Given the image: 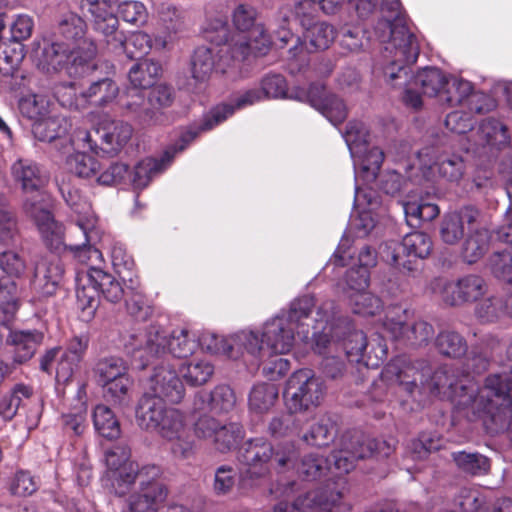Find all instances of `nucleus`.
<instances>
[{
	"label": "nucleus",
	"mask_w": 512,
	"mask_h": 512,
	"mask_svg": "<svg viewBox=\"0 0 512 512\" xmlns=\"http://www.w3.org/2000/svg\"><path fill=\"white\" fill-rule=\"evenodd\" d=\"M425 386V395L450 399L460 408H471L474 414L485 413L512 431V371L490 374L479 387L455 365H443L434 371L430 367Z\"/></svg>",
	"instance_id": "f257e3e1"
},
{
	"label": "nucleus",
	"mask_w": 512,
	"mask_h": 512,
	"mask_svg": "<svg viewBox=\"0 0 512 512\" xmlns=\"http://www.w3.org/2000/svg\"><path fill=\"white\" fill-rule=\"evenodd\" d=\"M395 450V440H380L364 435H353L344 440L343 447L331 454L330 459L317 454H308L301 459L297 467L298 474L306 480H316L332 469L333 461L337 473H349L357 460L369 457L386 458Z\"/></svg>",
	"instance_id": "f03ea898"
},
{
	"label": "nucleus",
	"mask_w": 512,
	"mask_h": 512,
	"mask_svg": "<svg viewBox=\"0 0 512 512\" xmlns=\"http://www.w3.org/2000/svg\"><path fill=\"white\" fill-rule=\"evenodd\" d=\"M298 451L293 442L278 444L276 447L263 437L250 438L237 452L239 485L242 489H251L257 481L266 478L271 466L285 471L295 466Z\"/></svg>",
	"instance_id": "7ed1b4c3"
},
{
	"label": "nucleus",
	"mask_w": 512,
	"mask_h": 512,
	"mask_svg": "<svg viewBox=\"0 0 512 512\" xmlns=\"http://www.w3.org/2000/svg\"><path fill=\"white\" fill-rule=\"evenodd\" d=\"M117 0H81L80 8L89 17L93 29L102 34L107 45L115 52L123 51L133 60H142L151 50V38L148 34L138 32L128 39L118 30V17L112 6Z\"/></svg>",
	"instance_id": "20e7f679"
},
{
	"label": "nucleus",
	"mask_w": 512,
	"mask_h": 512,
	"mask_svg": "<svg viewBox=\"0 0 512 512\" xmlns=\"http://www.w3.org/2000/svg\"><path fill=\"white\" fill-rule=\"evenodd\" d=\"M197 347L186 329L175 330L168 338L159 328L151 326L144 334L131 335L125 344L134 368L145 369L154 359L169 352L174 357L186 358Z\"/></svg>",
	"instance_id": "39448f33"
},
{
	"label": "nucleus",
	"mask_w": 512,
	"mask_h": 512,
	"mask_svg": "<svg viewBox=\"0 0 512 512\" xmlns=\"http://www.w3.org/2000/svg\"><path fill=\"white\" fill-rule=\"evenodd\" d=\"M86 48L72 47L59 39H44L36 52V65L43 73L53 75L65 71L70 76L83 77L96 69L94 62L97 47L92 40H85Z\"/></svg>",
	"instance_id": "423d86ee"
},
{
	"label": "nucleus",
	"mask_w": 512,
	"mask_h": 512,
	"mask_svg": "<svg viewBox=\"0 0 512 512\" xmlns=\"http://www.w3.org/2000/svg\"><path fill=\"white\" fill-rule=\"evenodd\" d=\"M381 10L387 15L378 22L375 32L381 42H388L385 51L393 53V57L400 56L399 60L415 63L419 45L416 36L403 22L400 0H382Z\"/></svg>",
	"instance_id": "0eeeda50"
},
{
	"label": "nucleus",
	"mask_w": 512,
	"mask_h": 512,
	"mask_svg": "<svg viewBox=\"0 0 512 512\" xmlns=\"http://www.w3.org/2000/svg\"><path fill=\"white\" fill-rule=\"evenodd\" d=\"M296 332L284 316H277L264 324L261 336L253 331H241L234 342L255 359L262 360L274 354H285L293 346Z\"/></svg>",
	"instance_id": "6e6552de"
},
{
	"label": "nucleus",
	"mask_w": 512,
	"mask_h": 512,
	"mask_svg": "<svg viewBox=\"0 0 512 512\" xmlns=\"http://www.w3.org/2000/svg\"><path fill=\"white\" fill-rule=\"evenodd\" d=\"M46 246L53 252L69 250L73 257L80 262H87L92 255L99 253L94 247L95 232L86 227L81 221L69 228L68 240L65 239L63 226L53 218L38 227Z\"/></svg>",
	"instance_id": "1a4fd4ad"
},
{
	"label": "nucleus",
	"mask_w": 512,
	"mask_h": 512,
	"mask_svg": "<svg viewBox=\"0 0 512 512\" xmlns=\"http://www.w3.org/2000/svg\"><path fill=\"white\" fill-rule=\"evenodd\" d=\"M131 136L132 127L128 123L104 119L90 131L86 129L75 131L73 141L84 149L88 148L96 153L100 150L105 154L115 155Z\"/></svg>",
	"instance_id": "9d476101"
},
{
	"label": "nucleus",
	"mask_w": 512,
	"mask_h": 512,
	"mask_svg": "<svg viewBox=\"0 0 512 512\" xmlns=\"http://www.w3.org/2000/svg\"><path fill=\"white\" fill-rule=\"evenodd\" d=\"M216 45L221 46V57L229 54L234 61L242 62L250 55L255 57L266 55L270 49L271 40L262 27H254L251 34H230L225 24H221L216 36L209 37Z\"/></svg>",
	"instance_id": "9b49d317"
},
{
	"label": "nucleus",
	"mask_w": 512,
	"mask_h": 512,
	"mask_svg": "<svg viewBox=\"0 0 512 512\" xmlns=\"http://www.w3.org/2000/svg\"><path fill=\"white\" fill-rule=\"evenodd\" d=\"M325 386L310 369L295 371L288 379L284 390L286 406L290 413H298L320 405Z\"/></svg>",
	"instance_id": "f8f14e48"
},
{
	"label": "nucleus",
	"mask_w": 512,
	"mask_h": 512,
	"mask_svg": "<svg viewBox=\"0 0 512 512\" xmlns=\"http://www.w3.org/2000/svg\"><path fill=\"white\" fill-rule=\"evenodd\" d=\"M138 486V491L130 498L131 512H156L168 495L161 468L156 465L139 467Z\"/></svg>",
	"instance_id": "ddd939ff"
},
{
	"label": "nucleus",
	"mask_w": 512,
	"mask_h": 512,
	"mask_svg": "<svg viewBox=\"0 0 512 512\" xmlns=\"http://www.w3.org/2000/svg\"><path fill=\"white\" fill-rule=\"evenodd\" d=\"M154 432L172 443L171 452L177 459H189L195 455V441L186 416L179 409L169 407Z\"/></svg>",
	"instance_id": "4468645a"
},
{
	"label": "nucleus",
	"mask_w": 512,
	"mask_h": 512,
	"mask_svg": "<svg viewBox=\"0 0 512 512\" xmlns=\"http://www.w3.org/2000/svg\"><path fill=\"white\" fill-rule=\"evenodd\" d=\"M406 310L400 306L389 307L384 320L385 329L391 336L411 347L427 345L434 337L433 326L424 321L417 320L411 325L405 324Z\"/></svg>",
	"instance_id": "2eb2a0df"
},
{
	"label": "nucleus",
	"mask_w": 512,
	"mask_h": 512,
	"mask_svg": "<svg viewBox=\"0 0 512 512\" xmlns=\"http://www.w3.org/2000/svg\"><path fill=\"white\" fill-rule=\"evenodd\" d=\"M312 326V338L314 350L318 354H326L336 351L338 344L335 339H340V330L347 327V319L337 316L336 304L332 300L325 301L317 310V318Z\"/></svg>",
	"instance_id": "dca6fc26"
},
{
	"label": "nucleus",
	"mask_w": 512,
	"mask_h": 512,
	"mask_svg": "<svg viewBox=\"0 0 512 512\" xmlns=\"http://www.w3.org/2000/svg\"><path fill=\"white\" fill-rule=\"evenodd\" d=\"M264 98L261 89L252 88L238 93L233 98V104H223L213 108L206 114L202 122L197 126L189 127L182 133V140L191 143L201 132L209 131L231 116L235 109L253 105Z\"/></svg>",
	"instance_id": "f3484780"
},
{
	"label": "nucleus",
	"mask_w": 512,
	"mask_h": 512,
	"mask_svg": "<svg viewBox=\"0 0 512 512\" xmlns=\"http://www.w3.org/2000/svg\"><path fill=\"white\" fill-rule=\"evenodd\" d=\"M386 376H394L399 387L410 397L425 395V382L430 374V365L425 360L410 361L399 358L388 364Z\"/></svg>",
	"instance_id": "a211bd4d"
},
{
	"label": "nucleus",
	"mask_w": 512,
	"mask_h": 512,
	"mask_svg": "<svg viewBox=\"0 0 512 512\" xmlns=\"http://www.w3.org/2000/svg\"><path fill=\"white\" fill-rule=\"evenodd\" d=\"M343 137L351 156L357 157L362 170L375 179L384 160L383 151L378 147L366 149V132L361 123L350 122Z\"/></svg>",
	"instance_id": "6ab92c4d"
},
{
	"label": "nucleus",
	"mask_w": 512,
	"mask_h": 512,
	"mask_svg": "<svg viewBox=\"0 0 512 512\" xmlns=\"http://www.w3.org/2000/svg\"><path fill=\"white\" fill-rule=\"evenodd\" d=\"M440 100L450 106L468 101L470 110L478 114L487 113L495 107L494 100L489 96L473 91L471 82L454 76L447 78Z\"/></svg>",
	"instance_id": "aec40b11"
},
{
	"label": "nucleus",
	"mask_w": 512,
	"mask_h": 512,
	"mask_svg": "<svg viewBox=\"0 0 512 512\" xmlns=\"http://www.w3.org/2000/svg\"><path fill=\"white\" fill-rule=\"evenodd\" d=\"M432 250V240L428 234L420 231L408 233L402 242L388 252L387 261L396 268L412 272L415 270L413 261L410 259H424Z\"/></svg>",
	"instance_id": "412c9836"
},
{
	"label": "nucleus",
	"mask_w": 512,
	"mask_h": 512,
	"mask_svg": "<svg viewBox=\"0 0 512 512\" xmlns=\"http://www.w3.org/2000/svg\"><path fill=\"white\" fill-rule=\"evenodd\" d=\"M294 98L308 102L335 126L347 117V107L343 100L335 94L328 93L322 84L313 83L307 90L297 91Z\"/></svg>",
	"instance_id": "4be33fe9"
},
{
	"label": "nucleus",
	"mask_w": 512,
	"mask_h": 512,
	"mask_svg": "<svg viewBox=\"0 0 512 512\" xmlns=\"http://www.w3.org/2000/svg\"><path fill=\"white\" fill-rule=\"evenodd\" d=\"M481 218V211L474 205H465L456 211L443 216L439 235L441 240L448 245H455L463 239L465 226L469 231L475 229Z\"/></svg>",
	"instance_id": "5701e85b"
},
{
	"label": "nucleus",
	"mask_w": 512,
	"mask_h": 512,
	"mask_svg": "<svg viewBox=\"0 0 512 512\" xmlns=\"http://www.w3.org/2000/svg\"><path fill=\"white\" fill-rule=\"evenodd\" d=\"M147 392L171 404L180 403L186 394L185 386L177 372L168 364H160L153 370L147 383Z\"/></svg>",
	"instance_id": "b1692460"
},
{
	"label": "nucleus",
	"mask_w": 512,
	"mask_h": 512,
	"mask_svg": "<svg viewBox=\"0 0 512 512\" xmlns=\"http://www.w3.org/2000/svg\"><path fill=\"white\" fill-rule=\"evenodd\" d=\"M64 272V265L57 255L41 257L35 263L32 285L41 296H52L56 293Z\"/></svg>",
	"instance_id": "393cba45"
},
{
	"label": "nucleus",
	"mask_w": 512,
	"mask_h": 512,
	"mask_svg": "<svg viewBox=\"0 0 512 512\" xmlns=\"http://www.w3.org/2000/svg\"><path fill=\"white\" fill-rule=\"evenodd\" d=\"M487 291L485 280L479 275H466L455 282H448L443 288V300L451 306L477 301Z\"/></svg>",
	"instance_id": "a878e982"
},
{
	"label": "nucleus",
	"mask_w": 512,
	"mask_h": 512,
	"mask_svg": "<svg viewBox=\"0 0 512 512\" xmlns=\"http://www.w3.org/2000/svg\"><path fill=\"white\" fill-rule=\"evenodd\" d=\"M474 152L479 156L490 158L509 143L507 127L499 120L484 119L476 133Z\"/></svg>",
	"instance_id": "bb28decb"
},
{
	"label": "nucleus",
	"mask_w": 512,
	"mask_h": 512,
	"mask_svg": "<svg viewBox=\"0 0 512 512\" xmlns=\"http://www.w3.org/2000/svg\"><path fill=\"white\" fill-rule=\"evenodd\" d=\"M32 111L28 112V117L33 119L32 132L36 139L43 142H52L68 132L70 124L68 120L60 115L45 116L38 110V101L33 100Z\"/></svg>",
	"instance_id": "cd10ccee"
},
{
	"label": "nucleus",
	"mask_w": 512,
	"mask_h": 512,
	"mask_svg": "<svg viewBox=\"0 0 512 512\" xmlns=\"http://www.w3.org/2000/svg\"><path fill=\"white\" fill-rule=\"evenodd\" d=\"M400 56L394 57V60L385 68V76L389 78L391 82H394L395 86L405 85V91L403 95V102L405 105L418 110L422 106V97L418 89L411 80L407 81L411 69L404 59L399 60Z\"/></svg>",
	"instance_id": "c85d7f7f"
},
{
	"label": "nucleus",
	"mask_w": 512,
	"mask_h": 512,
	"mask_svg": "<svg viewBox=\"0 0 512 512\" xmlns=\"http://www.w3.org/2000/svg\"><path fill=\"white\" fill-rule=\"evenodd\" d=\"M11 175L23 193L44 189L48 182L45 172L37 163L30 159H18L15 161L11 166Z\"/></svg>",
	"instance_id": "c756f323"
},
{
	"label": "nucleus",
	"mask_w": 512,
	"mask_h": 512,
	"mask_svg": "<svg viewBox=\"0 0 512 512\" xmlns=\"http://www.w3.org/2000/svg\"><path fill=\"white\" fill-rule=\"evenodd\" d=\"M168 408L164 401L146 391L136 407L138 426L145 431L154 432Z\"/></svg>",
	"instance_id": "7c9ffc66"
},
{
	"label": "nucleus",
	"mask_w": 512,
	"mask_h": 512,
	"mask_svg": "<svg viewBox=\"0 0 512 512\" xmlns=\"http://www.w3.org/2000/svg\"><path fill=\"white\" fill-rule=\"evenodd\" d=\"M43 339L44 334L38 330L11 331L7 343L15 347L13 362L23 364L30 360Z\"/></svg>",
	"instance_id": "2f4dec72"
},
{
	"label": "nucleus",
	"mask_w": 512,
	"mask_h": 512,
	"mask_svg": "<svg viewBox=\"0 0 512 512\" xmlns=\"http://www.w3.org/2000/svg\"><path fill=\"white\" fill-rule=\"evenodd\" d=\"M180 141L181 144L178 147H174L173 151L167 150L161 160L146 158L134 167L131 181L136 189L145 188L155 174L165 169V161L169 163L176 152L184 150L189 144L183 141L182 137L180 138Z\"/></svg>",
	"instance_id": "473e14b6"
},
{
	"label": "nucleus",
	"mask_w": 512,
	"mask_h": 512,
	"mask_svg": "<svg viewBox=\"0 0 512 512\" xmlns=\"http://www.w3.org/2000/svg\"><path fill=\"white\" fill-rule=\"evenodd\" d=\"M315 306L313 296L305 295L295 299L291 304L287 314H283L289 326L294 328L297 336L302 341H307L310 334V324L306 323L309 320L312 309Z\"/></svg>",
	"instance_id": "72a5a7b5"
},
{
	"label": "nucleus",
	"mask_w": 512,
	"mask_h": 512,
	"mask_svg": "<svg viewBox=\"0 0 512 512\" xmlns=\"http://www.w3.org/2000/svg\"><path fill=\"white\" fill-rule=\"evenodd\" d=\"M85 31L84 20L74 13H69L58 23L53 39L62 40L75 48H78L79 45L86 48L87 45L84 44V41L88 39L84 38Z\"/></svg>",
	"instance_id": "f704fd0d"
},
{
	"label": "nucleus",
	"mask_w": 512,
	"mask_h": 512,
	"mask_svg": "<svg viewBox=\"0 0 512 512\" xmlns=\"http://www.w3.org/2000/svg\"><path fill=\"white\" fill-rule=\"evenodd\" d=\"M451 459L459 471L472 477L488 475L491 471V460L479 453L465 450L451 453Z\"/></svg>",
	"instance_id": "c9c22d12"
},
{
	"label": "nucleus",
	"mask_w": 512,
	"mask_h": 512,
	"mask_svg": "<svg viewBox=\"0 0 512 512\" xmlns=\"http://www.w3.org/2000/svg\"><path fill=\"white\" fill-rule=\"evenodd\" d=\"M89 284L94 285L103 297L112 303H117L126 294L122 285L110 274L98 268H90L85 272Z\"/></svg>",
	"instance_id": "e433bc0d"
},
{
	"label": "nucleus",
	"mask_w": 512,
	"mask_h": 512,
	"mask_svg": "<svg viewBox=\"0 0 512 512\" xmlns=\"http://www.w3.org/2000/svg\"><path fill=\"white\" fill-rule=\"evenodd\" d=\"M436 170L441 178L451 183H459L467 170V163L460 153L443 151L435 161Z\"/></svg>",
	"instance_id": "4c0bfd02"
},
{
	"label": "nucleus",
	"mask_w": 512,
	"mask_h": 512,
	"mask_svg": "<svg viewBox=\"0 0 512 512\" xmlns=\"http://www.w3.org/2000/svg\"><path fill=\"white\" fill-rule=\"evenodd\" d=\"M119 93V87L110 78H102L93 81L89 87L81 92L80 98L83 102L104 107L113 102Z\"/></svg>",
	"instance_id": "58836bf2"
},
{
	"label": "nucleus",
	"mask_w": 512,
	"mask_h": 512,
	"mask_svg": "<svg viewBox=\"0 0 512 512\" xmlns=\"http://www.w3.org/2000/svg\"><path fill=\"white\" fill-rule=\"evenodd\" d=\"M22 208L24 213L36 223L37 227L53 218L49 210L48 195L44 189L23 193Z\"/></svg>",
	"instance_id": "ea45409f"
},
{
	"label": "nucleus",
	"mask_w": 512,
	"mask_h": 512,
	"mask_svg": "<svg viewBox=\"0 0 512 512\" xmlns=\"http://www.w3.org/2000/svg\"><path fill=\"white\" fill-rule=\"evenodd\" d=\"M336 435L335 421L329 416H322L301 436V440L310 446L326 447L334 441Z\"/></svg>",
	"instance_id": "a19ab883"
},
{
	"label": "nucleus",
	"mask_w": 512,
	"mask_h": 512,
	"mask_svg": "<svg viewBox=\"0 0 512 512\" xmlns=\"http://www.w3.org/2000/svg\"><path fill=\"white\" fill-rule=\"evenodd\" d=\"M162 71L161 65L150 59H144L134 64L128 74L131 86L148 89L154 86Z\"/></svg>",
	"instance_id": "79ce46f5"
},
{
	"label": "nucleus",
	"mask_w": 512,
	"mask_h": 512,
	"mask_svg": "<svg viewBox=\"0 0 512 512\" xmlns=\"http://www.w3.org/2000/svg\"><path fill=\"white\" fill-rule=\"evenodd\" d=\"M125 305L127 312L139 321H146L153 313L145 295L139 290V283L132 277L126 285Z\"/></svg>",
	"instance_id": "37998d69"
},
{
	"label": "nucleus",
	"mask_w": 512,
	"mask_h": 512,
	"mask_svg": "<svg viewBox=\"0 0 512 512\" xmlns=\"http://www.w3.org/2000/svg\"><path fill=\"white\" fill-rule=\"evenodd\" d=\"M447 78L448 76L440 69L426 67L410 78V80L416 87H420L422 94L429 97H441Z\"/></svg>",
	"instance_id": "c03bdc74"
},
{
	"label": "nucleus",
	"mask_w": 512,
	"mask_h": 512,
	"mask_svg": "<svg viewBox=\"0 0 512 512\" xmlns=\"http://www.w3.org/2000/svg\"><path fill=\"white\" fill-rule=\"evenodd\" d=\"M123 107L133 113L144 125L157 123V112L150 108L148 98L145 99L139 88L132 86L128 89L127 100L123 103Z\"/></svg>",
	"instance_id": "a18cd8bd"
},
{
	"label": "nucleus",
	"mask_w": 512,
	"mask_h": 512,
	"mask_svg": "<svg viewBox=\"0 0 512 512\" xmlns=\"http://www.w3.org/2000/svg\"><path fill=\"white\" fill-rule=\"evenodd\" d=\"M304 37L305 48L312 53L329 48L335 39V31L330 24L317 22L306 30Z\"/></svg>",
	"instance_id": "49530a36"
},
{
	"label": "nucleus",
	"mask_w": 512,
	"mask_h": 512,
	"mask_svg": "<svg viewBox=\"0 0 512 512\" xmlns=\"http://www.w3.org/2000/svg\"><path fill=\"white\" fill-rule=\"evenodd\" d=\"M330 490L319 488L299 494L295 498V507L299 512H332L330 505Z\"/></svg>",
	"instance_id": "de8ad7c7"
},
{
	"label": "nucleus",
	"mask_w": 512,
	"mask_h": 512,
	"mask_svg": "<svg viewBox=\"0 0 512 512\" xmlns=\"http://www.w3.org/2000/svg\"><path fill=\"white\" fill-rule=\"evenodd\" d=\"M95 430L104 438L116 439L120 435V425L113 411L106 405L99 404L93 412Z\"/></svg>",
	"instance_id": "09e8293b"
},
{
	"label": "nucleus",
	"mask_w": 512,
	"mask_h": 512,
	"mask_svg": "<svg viewBox=\"0 0 512 512\" xmlns=\"http://www.w3.org/2000/svg\"><path fill=\"white\" fill-rule=\"evenodd\" d=\"M438 352L446 357L459 358L466 354L468 345L465 338L454 331H442L435 339Z\"/></svg>",
	"instance_id": "8fccbe9b"
},
{
	"label": "nucleus",
	"mask_w": 512,
	"mask_h": 512,
	"mask_svg": "<svg viewBox=\"0 0 512 512\" xmlns=\"http://www.w3.org/2000/svg\"><path fill=\"white\" fill-rule=\"evenodd\" d=\"M180 372L189 385L200 386L210 380L214 374V366L208 360L194 359L184 363Z\"/></svg>",
	"instance_id": "3c124183"
},
{
	"label": "nucleus",
	"mask_w": 512,
	"mask_h": 512,
	"mask_svg": "<svg viewBox=\"0 0 512 512\" xmlns=\"http://www.w3.org/2000/svg\"><path fill=\"white\" fill-rule=\"evenodd\" d=\"M244 432L242 426L237 423L220 424L217 429L211 444L213 447L221 452L227 453L234 449L239 441L243 438Z\"/></svg>",
	"instance_id": "603ef678"
},
{
	"label": "nucleus",
	"mask_w": 512,
	"mask_h": 512,
	"mask_svg": "<svg viewBox=\"0 0 512 512\" xmlns=\"http://www.w3.org/2000/svg\"><path fill=\"white\" fill-rule=\"evenodd\" d=\"M278 398V388L273 383L255 385L249 395V406L256 412L268 411Z\"/></svg>",
	"instance_id": "864d4df0"
},
{
	"label": "nucleus",
	"mask_w": 512,
	"mask_h": 512,
	"mask_svg": "<svg viewBox=\"0 0 512 512\" xmlns=\"http://www.w3.org/2000/svg\"><path fill=\"white\" fill-rule=\"evenodd\" d=\"M68 171L79 178H91L97 175L100 164L93 156L76 152L69 155L66 159Z\"/></svg>",
	"instance_id": "5fc2aeb1"
},
{
	"label": "nucleus",
	"mask_w": 512,
	"mask_h": 512,
	"mask_svg": "<svg viewBox=\"0 0 512 512\" xmlns=\"http://www.w3.org/2000/svg\"><path fill=\"white\" fill-rule=\"evenodd\" d=\"M473 230L466 238L462 249V256L469 264L478 261L488 249L487 231L479 230L477 227Z\"/></svg>",
	"instance_id": "6e6d98bb"
},
{
	"label": "nucleus",
	"mask_w": 512,
	"mask_h": 512,
	"mask_svg": "<svg viewBox=\"0 0 512 512\" xmlns=\"http://www.w3.org/2000/svg\"><path fill=\"white\" fill-rule=\"evenodd\" d=\"M367 345L366 335L363 331L349 330L347 337L342 339L341 350L345 352L350 361L357 363L363 362L368 365L365 359Z\"/></svg>",
	"instance_id": "4d7b16f0"
},
{
	"label": "nucleus",
	"mask_w": 512,
	"mask_h": 512,
	"mask_svg": "<svg viewBox=\"0 0 512 512\" xmlns=\"http://www.w3.org/2000/svg\"><path fill=\"white\" fill-rule=\"evenodd\" d=\"M239 473L230 465H220L215 469L212 489L216 496H226L233 492Z\"/></svg>",
	"instance_id": "13d9d810"
},
{
	"label": "nucleus",
	"mask_w": 512,
	"mask_h": 512,
	"mask_svg": "<svg viewBox=\"0 0 512 512\" xmlns=\"http://www.w3.org/2000/svg\"><path fill=\"white\" fill-rule=\"evenodd\" d=\"M214 68L213 52L208 47H198L192 57V77L197 82H204L208 79Z\"/></svg>",
	"instance_id": "bf43d9fd"
},
{
	"label": "nucleus",
	"mask_w": 512,
	"mask_h": 512,
	"mask_svg": "<svg viewBox=\"0 0 512 512\" xmlns=\"http://www.w3.org/2000/svg\"><path fill=\"white\" fill-rule=\"evenodd\" d=\"M95 373L100 384L128 375L125 362L115 356L99 360L95 367Z\"/></svg>",
	"instance_id": "052dcab7"
},
{
	"label": "nucleus",
	"mask_w": 512,
	"mask_h": 512,
	"mask_svg": "<svg viewBox=\"0 0 512 512\" xmlns=\"http://www.w3.org/2000/svg\"><path fill=\"white\" fill-rule=\"evenodd\" d=\"M349 302L353 312L363 316L376 315L383 307L381 299L368 291L349 294Z\"/></svg>",
	"instance_id": "680f3d73"
},
{
	"label": "nucleus",
	"mask_w": 512,
	"mask_h": 512,
	"mask_svg": "<svg viewBox=\"0 0 512 512\" xmlns=\"http://www.w3.org/2000/svg\"><path fill=\"white\" fill-rule=\"evenodd\" d=\"M102 385L104 387V396L108 401L119 406H125L129 403V390L132 381L128 375L108 381Z\"/></svg>",
	"instance_id": "e2e57ef3"
},
{
	"label": "nucleus",
	"mask_w": 512,
	"mask_h": 512,
	"mask_svg": "<svg viewBox=\"0 0 512 512\" xmlns=\"http://www.w3.org/2000/svg\"><path fill=\"white\" fill-rule=\"evenodd\" d=\"M138 472L139 466L133 462L123 466L117 472L115 471L112 482L115 494L124 496L130 491L133 484H138Z\"/></svg>",
	"instance_id": "0e129e2a"
},
{
	"label": "nucleus",
	"mask_w": 512,
	"mask_h": 512,
	"mask_svg": "<svg viewBox=\"0 0 512 512\" xmlns=\"http://www.w3.org/2000/svg\"><path fill=\"white\" fill-rule=\"evenodd\" d=\"M31 394L30 387L24 384L15 385L12 392L0 401V413L2 416L12 419L21 405L22 398H29Z\"/></svg>",
	"instance_id": "69168bd1"
},
{
	"label": "nucleus",
	"mask_w": 512,
	"mask_h": 512,
	"mask_svg": "<svg viewBox=\"0 0 512 512\" xmlns=\"http://www.w3.org/2000/svg\"><path fill=\"white\" fill-rule=\"evenodd\" d=\"M490 268L495 277L512 284V246L495 252L490 258Z\"/></svg>",
	"instance_id": "338daca9"
},
{
	"label": "nucleus",
	"mask_w": 512,
	"mask_h": 512,
	"mask_svg": "<svg viewBox=\"0 0 512 512\" xmlns=\"http://www.w3.org/2000/svg\"><path fill=\"white\" fill-rule=\"evenodd\" d=\"M235 403L234 391L227 385L216 386L210 392V411L226 413L234 408Z\"/></svg>",
	"instance_id": "774afa93"
}]
</instances>
